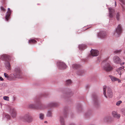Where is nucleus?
Instances as JSON below:
<instances>
[{
  "label": "nucleus",
  "instance_id": "25",
  "mask_svg": "<svg viewBox=\"0 0 125 125\" xmlns=\"http://www.w3.org/2000/svg\"><path fill=\"white\" fill-rule=\"evenodd\" d=\"M80 67V65L78 64H73L72 65V67L74 69H78Z\"/></svg>",
  "mask_w": 125,
  "mask_h": 125
},
{
  "label": "nucleus",
  "instance_id": "42",
  "mask_svg": "<svg viewBox=\"0 0 125 125\" xmlns=\"http://www.w3.org/2000/svg\"><path fill=\"white\" fill-rule=\"evenodd\" d=\"M70 125H75L73 123H72L70 124Z\"/></svg>",
  "mask_w": 125,
  "mask_h": 125
},
{
  "label": "nucleus",
  "instance_id": "31",
  "mask_svg": "<svg viewBox=\"0 0 125 125\" xmlns=\"http://www.w3.org/2000/svg\"><path fill=\"white\" fill-rule=\"evenodd\" d=\"M4 75L5 77L7 79L9 80V75L8 74L6 73H4Z\"/></svg>",
  "mask_w": 125,
  "mask_h": 125
},
{
  "label": "nucleus",
  "instance_id": "5",
  "mask_svg": "<svg viewBox=\"0 0 125 125\" xmlns=\"http://www.w3.org/2000/svg\"><path fill=\"white\" fill-rule=\"evenodd\" d=\"M122 28L120 24H119L116 28L115 31L114 33V35L116 37L119 36L122 32Z\"/></svg>",
  "mask_w": 125,
  "mask_h": 125
},
{
  "label": "nucleus",
  "instance_id": "36",
  "mask_svg": "<svg viewBox=\"0 0 125 125\" xmlns=\"http://www.w3.org/2000/svg\"><path fill=\"white\" fill-rule=\"evenodd\" d=\"M122 103V101H119L116 102V105L117 106H119Z\"/></svg>",
  "mask_w": 125,
  "mask_h": 125
},
{
  "label": "nucleus",
  "instance_id": "41",
  "mask_svg": "<svg viewBox=\"0 0 125 125\" xmlns=\"http://www.w3.org/2000/svg\"><path fill=\"white\" fill-rule=\"evenodd\" d=\"M117 81H118L119 83L121 82L120 80L118 78H117Z\"/></svg>",
  "mask_w": 125,
  "mask_h": 125
},
{
  "label": "nucleus",
  "instance_id": "20",
  "mask_svg": "<svg viewBox=\"0 0 125 125\" xmlns=\"http://www.w3.org/2000/svg\"><path fill=\"white\" fill-rule=\"evenodd\" d=\"M93 98H94V101L95 104L96 105L98 104V101H97V97L95 95H93Z\"/></svg>",
  "mask_w": 125,
  "mask_h": 125
},
{
  "label": "nucleus",
  "instance_id": "34",
  "mask_svg": "<svg viewBox=\"0 0 125 125\" xmlns=\"http://www.w3.org/2000/svg\"><path fill=\"white\" fill-rule=\"evenodd\" d=\"M121 51L122 50L121 49L116 50L114 52L115 53H120Z\"/></svg>",
  "mask_w": 125,
  "mask_h": 125
},
{
  "label": "nucleus",
  "instance_id": "15",
  "mask_svg": "<svg viewBox=\"0 0 125 125\" xmlns=\"http://www.w3.org/2000/svg\"><path fill=\"white\" fill-rule=\"evenodd\" d=\"M112 115L113 117L117 118H119L120 117V115L118 114L117 112L115 111H113L112 112Z\"/></svg>",
  "mask_w": 125,
  "mask_h": 125
},
{
  "label": "nucleus",
  "instance_id": "1",
  "mask_svg": "<svg viewBox=\"0 0 125 125\" xmlns=\"http://www.w3.org/2000/svg\"><path fill=\"white\" fill-rule=\"evenodd\" d=\"M14 74H11L9 75V80H13L16 78H21L22 77V73L20 69L17 68L15 70Z\"/></svg>",
  "mask_w": 125,
  "mask_h": 125
},
{
  "label": "nucleus",
  "instance_id": "8",
  "mask_svg": "<svg viewBox=\"0 0 125 125\" xmlns=\"http://www.w3.org/2000/svg\"><path fill=\"white\" fill-rule=\"evenodd\" d=\"M109 16L110 19H112L113 18L115 14V11L114 9L111 8H109Z\"/></svg>",
  "mask_w": 125,
  "mask_h": 125
},
{
  "label": "nucleus",
  "instance_id": "37",
  "mask_svg": "<svg viewBox=\"0 0 125 125\" xmlns=\"http://www.w3.org/2000/svg\"><path fill=\"white\" fill-rule=\"evenodd\" d=\"M3 99L4 100L6 101L9 100V97L7 96H4L3 97Z\"/></svg>",
  "mask_w": 125,
  "mask_h": 125
},
{
  "label": "nucleus",
  "instance_id": "23",
  "mask_svg": "<svg viewBox=\"0 0 125 125\" xmlns=\"http://www.w3.org/2000/svg\"><path fill=\"white\" fill-rule=\"evenodd\" d=\"M60 121L62 125H65L63 117H60Z\"/></svg>",
  "mask_w": 125,
  "mask_h": 125
},
{
  "label": "nucleus",
  "instance_id": "44",
  "mask_svg": "<svg viewBox=\"0 0 125 125\" xmlns=\"http://www.w3.org/2000/svg\"><path fill=\"white\" fill-rule=\"evenodd\" d=\"M44 123H47V121H45L44 122Z\"/></svg>",
  "mask_w": 125,
  "mask_h": 125
},
{
  "label": "nucleus",
  "instance_id": "11",
  "mask_svg": "<svg viewBox=\"0 0 125 125\" xmlns=\"http://www.w3.org/2000/svg\"><path fill=\"white\" fill-rule=\"evenodd\" d=\"M106 36V34L105 32L103 31H101L97 34V37L99 38H104Z\"/></svg>",
  "mask_w": 125,
  "mask_h": 125
},
{
  "label": "nucleus",
  "instance_id": "33",
  "mask_svg": "<svg viewBox=\"0 0 125 125\" xmlns=\"http://www.w3.org/2000/svg\"><path fill=\"white\" fill-rule=\"evenodd\" d=\"M121 111L123 115L125 116V108H123L121 109Z\"/></svg>",
  "mask_w": 125,
  "mask_h": 125
},
{
  "label": "nucleus",
  "instance_id": "4",
  "mask_svg": "<svg viewBox=\"0 0 125 125\" xmlns=\"http://www.w3.org/2000/svg\"><path fill=\"white\" fill-rule=\"evenodd\" d=\"M104 93L103 94L105 97L107 98V97L106 94V90H107V96L110 98H111L113 96V93L111 89L108 87H107L106 86H104L103 88Z\"/></svg>",
  "mask_w": 125,
  "mask_h": 125
},
{
  "label": "nucleus",
  "instance_id": "6",
  "mask_svg": "<svg viewBox=\"0 0 125 125\" xmlns=\"http://www.w3.org/2000/svg\"><path fill=\"white\" fill-rule=\"evenodd\" d=\"M20 119L24 121L27 122H30L32 121V117L28 114L24 116L20 117Z\"/></svg>",
  "mask_w": 125,
  "mask_h": 125
},
{
  "label": "nucleus",
  "instance_id": "35",
  "mask_svg": "<svg viewBox=\"0 0 125 125\" xmlns=\"http://www.w3.org/2000/svg\"><path fill=\"white\" fill-rule=\"evenodd\" d=\"M105 119H107L106 121L108 122H110L111 121V120H110L112 119V118L111 117H106Z\"/></svg>",
  "mask_w": 125,
  "mask_h": 125
},
{
  "label": "nucleus",
  "instance_id": "22",
  "mask_svg": "<svg viewBox=\"0 0 125 125\" xmlns=\"http://www.w3.org/2000/svg\"><path fill=\"white\" fill-rule=\"evenodd\" d=\"M109 77L111 79L112 81L114 82L117 81V78L115 77L112 75H109Z\"/></svg>",
  "mask_w": 125,
  "mask_h": 125
},
{
  "label": "nucleus",
  "instance_id": "39",
  "mask_svg": "<svg viewBox=\"0 0 125 125\" xmlns=\"http://www.w3.org/2000/svg\"><path fill=\"white\" fill-rule=\"evenodd\" d=\"M124 53L125 54H123V59H125V50L124 51Z\"/></svg>",
  "mask_w": 125,
  "mask_h": 125
},
{
  "label": "nucleus",
  "instance_id": "18",
  "mask_svg": "<svg viewBox=\"0 0 125 125\" xmlns=\"http://www.w3.org/2000/svg\"><path fill=\"white\" fill-rule=\"evenodd\" d=\"M119 0L121 3L122 10L123 11H124L125 9V8L123 5H124L125 4V0Z\"/></svg>",
  "mask_w": 125,
  "mask_h": 125
},
{
  "label": "nucleus",
  "instance_id": "14",
  "mask_svg": "<svg viewBox=\"0 0 125 125\" xmlns=\"http://www.w3.org/2000/svg\"><path fill=\"white\" fill-rule=\"evenodd\" d=\"M8 11L7 12L5 16V20L6 21H8L9 18L10 17L11 13V11L10 10V8H8Z\"/></svg>",
  "mask_w": 125,
  "mask_h": 125
},
{
  "label": "nucleus",
  "instance_id": "24",
  "mask_svg": "<svg viewBox=\"0 0 125 125\" xmlns=\"http://www.w3.org/2000/svg\"><path fill=\"white\" fill-rule=\"evenodd\" d=\"M3 118L6 119L7 120H10V116L8 114H6L5 115L4 117H3Z\"/></svg>",
  "mask_w": 125,
  "mask_h": 125
},
{
  "label": "nucleus",
  "instance_id": "30",
  "mask_svg": "<svg viewBox=\"0 0 125 125\" xmlns=\"http://www.w3.org/2000/svg\"><path fill=\"white\" fill-rule=\"evenodd\" d=\"M52 113L51 111H48L47 114V117H51L52 116Z\"/></svg>",
  "mask_w": 125,
  "mask_h": 125
},
{
  "label": "nucleus",
  "instance_id": "2",
  "mask_svg": "<svg viewBox=\"0 0 125 125\" xmlns=\"http://www.w3.org/2000/svg\"><path fill=\"white\" fill-rule=\"evenodd\" d=\"M108 58L104 60L103 64H104L102 66L103 68L105 71L109 72L113 70V68L110 64V62L108 60Z\"/></svg>",
  "mask_w": 125,
  "mask_h": 125
},
{
  "label": "nucleus",
  "instance_id": "27",
  "mask_svg": "<svg viewBox=\"0 0 125 125\" xmlns=\"http://www.w3.org/2000/svg\"><path fill=\"white\" fill-rule=\"evenodd\" d=\"M7 55L5 54H3L1 56V59L2 60H4L7 58Z\"/></svg>",
  "mask_w": 125,
  "mask_h": 125
},
{
  "label": "nucleus",
  "instance_id": "12",
  "mask_svg": "<svg viewBox=\"0 0 125 125\" xmlns=\"http://www.w3.org/2000/svg\"><path fill=\"white\" fill-rule=\"evenodd\" d=\"M91 55L93 56H98L99 54V51L96 50H92L91 51Z\"/></svg>",
  "mask_w": 125,
  "mask_h": 125
},
{
  "label": "nucleus",
  "instance_id": "19",
  "mask_svg": "<svg viewBox=\"0 0 125 125\" xmlns=\"http://www.w3.org/2000/svg\"><path fill=\"white\" fill-rule=\"evenodd\" d=\"M120 12H118L116 14V17L118 21H119L120 19Z\"/></svg>",
  "mask_w": 125,
  "mask_h": 125
},
{
  "label": "nucleus",
  "instance_id": "3",
  "mask_svg": "<svg viewBox=\"0 0 125 125\" xmlns=\"http://www.w3.org/2000/svg\"><path fill=\"white\" fill-rule=\"evenodd\" d=\"M29 107L38 109H42L46 107L44 105L41 104V101L39 99H37L35 101L34 104H30L29 105Z\"/></svg>",
  "mask_w": 125,
  "mask_h": 125
},
{
  "label": "nucleus",
  "instance_id": "29",
  "mask_svg": "<svg viewBox=\"0 0 125 125\" xmlns=\"http://www.w3.org/2000/svg\"><path fill=\"white\" fill-rule=\"evenodd\" d=\"M44 114L41 113L39 114V118H40L41 120H43L44 117Z\"/></svg>",
  "mask_w": 125,
  "mask_h": 125
},
{
  "label": "nucleus",
  "instance_id": "38",
  "mask_svg": "<svg viewBox=\"0 0 125 125\" xmlns=\"http://www.w3.org/2000/svg\"><path fill=\"white\" fill-rule=\"evenodd\" d=\"M0 9L2 10L5 11V9L3 7L1 6L0 7Z\"/></svg>",
  "mask_w": 125,
  "mask_h": 125
},
{
  "label": "nucleus",
  "instance_id": "17",
  "mask_svg": "<svg viewBox=\"0 0 125 125\" xmlns=\"http://www.w3.org/2000/svg\"><path fill=\"white\" fill-rule=\"evenodd\" d=\"M79 49L80 50L85 49L86 48V46L85 44L79 45Z\"/></svg>",
  "mask_w": 125,
  "mask_h": 125
},
{
  "label": "nucleus",
  "instance_id": "16",
  "mask_svg": "<svg viewBox=\"0 0 125 125\" xmlns=\"http://www.w3.org/2000/svg\"><path fill=\"white\" fill-rule=\"evenodd\" d=\"M124 66H122L117 69L116 71L117 72L119 75H121L122 73L123 72L124 70Z\"/></svg>",
  "mask_w": 125,
  "mask_h": 125
},
{
  "label": "nucleus",
  "instance_id": "28",
  "mask_svg": "<svg viewBox=\"0 0 125 125\" xmlns=\"http://www.w3.org/2000/svg\"><path fill=\"white\" fill-rule=\"evenodd\" d=\"M36 41L34 39H31L29 40L28 41V43H36Z\"/></svg>",
  "mask_w": 125,
  "mask_h": 125
},
{
  "label": "nucleus",
  "instance_id": "26",
  "mask_svg": "<svg viewBox=\"0 0 125 125\" xmlns=\"http://www.w3.org/2000/svg\"><path fill=\"white\" fill-rule=\"evenodd\" d=\"M72 82L71 80L70 79L67 80L66 81V84L68 85L71 84Z\"/></svg>",
  "mask_w": 125,
  "mask_h": 125
},
{
  "label": "nucleus",
  "instance_id": "45",
  "mask_svg": "<svg viewBox=\"0 0 125 125\" xmlns=\"http://www.w3.org/2000/svg\"><path fill=\"white\" fill-rule=\"evenodd\" d=\"M124 62H123V63H122V64H124Z\"/></svg>",
  "mask_w": 125,
  "mask_h": 125
},
{
  "label": "nucleus",
  "instance_id": "43",
  "mask_svg": "<svg viewBox=\"0 0 125 125\" xmlns=\"http://www.w3.org/2000/svg\"><path fill=\"white\" fill-rule=\"evenodd\" d=\"M115 6L116 7V1H115Z\"/></svg>",
  "mask_w": 125,
  "mask_h": 125
},
{
  "label": "nucleus",
  "instance_id": "7",
  "mask_svg": "<svg viewBox=\"0 0 125 125\" xmlns=\"http://www.w3.org/2000/svg\"><path fill=\"white\" fill-rule=\"evenodd\" d=\"M57 67L60 69H64L67 68V66L66 64L63 62L61 61H58L57 63Z\"/></svg>",
  "mask_w": 125,
  "mask_h": 125
},
{
  "label": "nucleus",
  "instance_id": "13",
  "mask_svg": "<svg viewBox=\"0 0 125 125\" xmlns=\"http://www.w3.org/2000/svg\"><path fill=\"white\" fill-rule=\"evenodd\" d=\"M5 66L7 69L10 70L11 69V65L10 62L8 61H6L4 62Z\"/></svg>",
  "mask_w": 125,
  "mask_h": 125
},
{
  "label": "nucleus",
  "instance_id": "32",
  "mask_svg": "<svg viewBox=\"0 0 125 125\" xmlns=\"http://www.w3.org/2000/svg\"><path fill=\"white\" fill-rule=\"evenodd\" d=\"M83 73V71L81 70H79L77 72V74L79 75H81Z\"/></svg>",
  "mask_w": 125,
  "mask_h": 125
},
{
  "label": "nucleus",
  "instance_id": "9",
  "mask_svg": "<svg viewBox=\"0 0 125 125\" xmlns=\"http://www.w3.org/2000/svg\"><path fill=\"white\" fill-rule=\"evenodd\" d=\"M9 112L12 118H15L16 117L17 115V113L16 110L15 108H11Z\"/></svg>",
  "mask_w": 125,
  "mask_h": 125
},
{
  "label": "nucleus",
  "instance_id": "10",
  "mask_svg": "<svg viewBox=\"0 0 125 125\" xmlns=\"http://www.w3.org/2000/svg\"><path fill=\"white\" fill-rule=\"evenodd\" d=\"M113 60L114 63H118L121 62V59L117 56H115L113 58Z\"/></svg>",
  "mask_w": 125,
  "mask_h": 125
},
{
  "label": "nucleus",
  "instance_id": "21",
  "mask_svg": "<svg viewBox=\"0 0 125 125\" xmlns=\"http://www.w3.org/2000/svg\"><path fill=\"white\" fill-rule=\"evenodd\" d=\"M57 105V104L56 103H51L49 104L48 106L50 107H52V106H56Z\"/></svg>",
  "mask_w": 125,
  "mask_h": 125
},
{
  "label": "nucleus",
  "instance_id": "40",
  "mask_svg": "<svg viewBox=\"0 0 125 125\" xmlns=\"http://www.w3.org/2000/svg\"><path fill=\"white\" fill-rule=\"evenodd\" d=\"M3 79L0 76V80L1 81H3Z\"/></svg>",
  "mask_w": 125,
  "mask_h": 125
}]
</instances>
